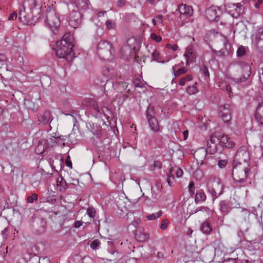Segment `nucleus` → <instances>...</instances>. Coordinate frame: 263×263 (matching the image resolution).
<instances>
[{"instance_id":"nucleus-48","label":"nucleus","mask_w":263,"mask_h":263,"mask_svg":"<svg viewBox=\"0 0 263 263\" xmlns=\"http://www.w3.org/2000/svg\"><path fill=\"white\" fill-rule=\"evenodd\" d=\"M168 223V221L167 219H163L162 221L161 224L160 225V229L162 230H165L167 228Z\"/></svg>"},{"instance_id":"nucleus-11","label":"nucleus","mask_w":263,"mask_h":263,"mask_svg":"<svg viewBox=\"0 0 263 263\" xmlns=\"http://www.w3.org/2000/svg\"><path fill=\"white\" fill-rule=\"evenodd\" d=\"M242 72L240 78H232L231 80L235 83L240 84L246 82L249 78L251 73V67L248 65L240 66Z\"/></svg>"},{"instance_id":"nucleus-10","label":"nucleus","mask_w":263,"mask_h":263,"mask_svg":"<svg viewBox=\"0 0 263 263\" xmlns=\"http://www.w3.org/2000/svg\"><path fill=\"white\" fill-rule=\"evenodd\" d=\"M221 11L216 7H211L208 8L205 12L206 17L210 21H215L216 22L219 21Z\"/></svg>"},{"instance_id":"nucleus-6","label":"nucleus","mask_w":263,"mask_h":263,"mask_svg":"<svg viewBox=\"0 0 263 263\" xmlns=\"http://www.w3.org/2000/svg\"><path fill=\"white\" fill-rule=\"evenodd\" d=\"M250 160V155L247 148L245 146L240 147L237 151L234 158L233 164H247Z\"/></svg>"},{"instance_id":"nucleus-46","label":"nucleus","mask_w":263,"mask_h":263,"mask_svg":"<svg viewBox=\"0 0 263 263\" xmlns=\"http://www.w3.org/2000/svg\"><path fill=\"white\" fill-rule=\"evenodd\" d=\"M87 214L90 218H93L96 215V211L93 208H88L87 210Z\"/></svg>"},{"instance_id":"nucleus-15","label":"nucleus","mask_w":263,"mask_h":263,"mask_svg":"<svg viewBox=\"0 0 263 263\" xmlns=\"http://www.w3.org/2000/svg\"><path fill=\"white\" fill-rule=\"evenodd\" d=\"M221 42L223 44V47L220 49L224 54V57L230 55L232 52V47L229 43L228 39L224 36L221 40Z\"/></svg>"},{"instance_id":"nucleus-60","label":"nucleus","mask_w":263,"mask_h":263,"mask_svg":"<svg viewBox=\"0 0 263 263\" xmlns=\"http://www.w3.org/2000/svg\"><path fill=\"white\" fill-rule=\"evenodd\" d=\"M226 90L229 93V97H231V93H232V88L229 84H227L226 86Z\"/></svg>"},{"instance_id":"nucleus-20","label":"nucleus","mask_w":263,"mask_h":263,"mask_svg":"<svg viewBox=\"0 0 263 263\" xmlns=\"http://www.w3.org/2000/svg\"><path fill=\"white\" fill-rule=\"evenodd\" d=\"M178 10L182 14H191L193 11V9L191 7L183 4H181L179 6Z\"/></svg>"},{"instance_id":"nucleus-35","label":"nucleus","mask_w":263,"mask_h":263,"mask_svg":"<svg viewBox=\"0 0 263 263\" xmlns=\"http://www.w3.org/2000/svg\"><path fill=\"white\" fill-rule=\"evenodd\" d=\"M105 25L109 30L114 29L116 26L115 22L110 20H108L106 21Z\"/></svg>"},{"instance_id":"nucleus-55","label":"nucleus","mask_w":263,"mask_h":263,"mask_svg":"<svg viewBox=\"0 0 263 263\" xmlns=\"http://www.w3.org/2000/svg\"><path fill=\"white\" fill-rule=\"evenodd\" d=\"M42 147H43L42 144H39L36 146V147L35 148L36 152L38 154H42L43 152V151H44V148H43V150L41 149L42 148Z\"/></svg>"},{"instance_id":"nucleus-29","label":"nucleus","mask_w":263,"mask_h":263,"mask_svg":"<svg viewBox=\"0 0 263 263\" xmlns=\"http://www.w3.org/2000/svg\"><path fill=\"white\" fill-rule=\"evenodd\" d=\"M255 39H262L263 38V27H258L256 30V33L253 35Z\"/></svg>"},{"instance_id":"nucleus-56","label":"nucleus","mask_w":263,"mask_h":263,"mask_svg":"<svg viewBox=\"0 0 263 263\" xmlns=\"http://www.w3.org/2000/svg\"><path fill=\"white\" fill-rule=\"evenodd\" d=\"M16 18H17V14L16 13V12H13L10 14V16H9L8 19H9V20H16Z\"/></svg>"},{"instance_id":"nucleus-12","label":"nucleus","mask_w":263,"mask_h":263,"mask_svg":"<svg viewBox=\"0 0 263 263\" xmlns=\"http://www.w3.org/2000/svg\"><path fill=\"white\" fill-rule=\"evenodd\" d=\"M81 23V14L76 10L72 11L69 16V24L74 28H77Z\"/></svg>"},{"instance_id":"nucleus-31","label":"nucleus","mask_w":263,"mask_h":263,"mask_svg":"<svg viewBox=\"0 0 263 263\" xmlns=\"http://www.w3.org/2000/svg\"><path fill=\"white\" fill-rule=\"evenodd\" d=\"M246 54V49L243 46H240L237 50V55L238 57L244 56Z\"/></svg>"},{"instance_id":"nucleus-23","label":"nucleus","mask_w":263,"mask_h":263,"mask_svg":"<svg viewBox=\"0 0 263 263\" xmlns=\"http://www.w3.org/2000/svg\"><path fill=\"white\" fill-rule=\"evenodd\" d=\"M200 72L204 77V79L208 80L209 79L210 73L209 72L208 68L205 65L201 66L200 68Z\"/></svg>"},{"instance_id":"nucleus-39","label":"nucleus","mask_w":263,"mask_h":263,"mask_svg":"<svg viewBox=\"0 0 263 263\" xmlns=\"http://www.w3.org/2000/svg\"><path fill=\"white\" fill-rule=\"evenodd\" d=\"M23 10H20V12H19V16H18V18L20 20V21L22 22V23H26V21L25 20V16L26 15V13L25 12V9L24 8H23Z\"/></svg>"},{"instance_id":"nucleus-51","label":"nucleus","mask_w":263,"mask_h":263,"mask_svg":"<svg viewBox=\"0 0 263 263\" xmlns=\"http://www.w3.org/2000/svg\"><path fill=\"white\" fill-rule=\"evenodd\" d=\"M166 47L173 51H176L178 49V46L176 44L172 45L169 43L166 44Z\"/></svg>"},{"instance_id":"nucleus-26","label":"nucleus","mask_w":263,"mask_h":263,"mask_svg":"<svg viewBox=\"0 0 263 263\" xmlns=\"http://www.w3.org/2000/svg\"><path fill=\"white\" fill-rule=\"evenodd\" d=\"M192 79L193 77L191 74H187L185 77H182L180 79L179 85L180 86H184L186 81H190Z\"/></svg>"},{"instance_id":"nucleus-36","label":"nucleus","mask_w":263,"mask_h":263,"mask_svg":"<svg viewBox=\"0 0 263 263\" xmlns=\"http://www.w3.org/2000/svg\"><path fill=\"white\" fill-rule=\"evenodd\" d=\"M254 118L255 121L258 123L260 125L261 124H262L263 122V117L261 116V114H259L258 112H255Z\"/></svg>"},{"instance_id":"nucleus-59","label":"nucleus","mask_w":263,"mask_h":263,"mask_svg":"<svg viewBox=\"0 0 263 263\" xmlns=\"http://www.w3.org/2000/svg\"><path fill=\"white\" fill-rule=\"evenodd\" d=\"M155 168L160 169L162 167V163L159 161H155L154 163Z\"/></svg>"},{"instance_id":"nucleus-9","label":"nucleus","mask_w":263,"mask_h":263,"mask_svg":"<svg viewBox=\"0 0 263 263\" xmlns=\"http://www.w3.org/2000/svg\"><path fill=\"white\" fill-rule=\"evenodd\" d=\"M146 118L149 126L154 132L159 130V125L157 119L154 117V111L153 108H148L146 110Z\"/></svg>"},{"instance_id":"nucleus-57","label":"nucleus","mask_w":263,"mask_h":263,"mask_svg":"<svg viewBox=\"0 0 263 263\" xmlns=\"http://www.w3.org/2000/svg\"><path fill=\"white\" fill-rule=\"evenodd\" d=\"M125 0H118L117 1V6L119 7H122L125 5Z\"/></svg>"},{"instance_id":"nucleus-16","label":"nucleus","mask_w":263,"mask_h":263,"mask_svg":"<svg viewBox=\"0 0 263 263\" xmlns=\"http://www.w3.org/2000/svg\"><path fill=\"white\" fill-rule=\"evenodd\" d=\"M206 198V195L203 190L200 189L197 191L195 197V202L196 203L204 201Z\"/></svg>"},{"instance_id":"nucleus-42","label":"nucleus","mask_w":263,"mask_h":263,"mask_svg":"<svg viewBox=\"0 0 263 263\" xmlns=\"http://www.w3.org/2000/svg\"><path fill=\"white\" fill-rule=\"evenodd\" d=\"M194 182L193 181H190L189 184V191L191 197L194 194Z\"/></svg>"},{"instance_id":"nucleus-33","label":"nucleus","mask_w":263,"mask_h":263,"mask_svg":"<svg viewBox=\"0 0 263 263\" xmlns=\"http://www.w3.org/2000/svg\"><path fill=\"white\" fill-rule=\"evenodd\" d=\"M160 53L158 51L155 50L152 54V59L153 61H156L158 62L164 63L163 61H160L159 60Z\"/></svg>"},{"instance_id":"nucleus-5","label":"nucleus","mask_w":263,"mask_h":263,"mask_svg":"<svg viewBox=\"0 0 263 263\" xmlns=\"http://www.w3.org/2000/svg\"><path fill=\"white\" fill-rule=\"evenodd\" d=\"M45 23L50 30L54 34H57L61 24L59 15L53 12L48 13Z\"/></svg>"},{"instance_id":"nucleus-61","label":"nucleus","mask_w":263,"mask_h":263,"mask_svg":"<svg viewBox=\"0 0 263 263\" xmlns=\"http://www.w3.org/2000/svg\"><path fill=\"white\" fill-rule=\"evenodd\" d=\"M68 159H67L65 161V163H66V165L70 167V168H72V162L69 159L70 158L69 156H68Z\"/></svg>"},{"instance_id":"nucleus-41","label":"nucleus","mask_w":263,"mask_h":263,"mask_svg":"<svg viewBox=\"0 0 263 263\" xmlns=\"http://www.w3.org/2000/svg\"><path fill=\"white\" fill-rule=\"evenodd\" d=\"M37 200V195L35 193L32 194L31 196H28L27 198V202L33 203L34 201Z\"/></svg>"},{"instance_id":"nucleus-21","label":"nucleus","mask_w":263,"mask_h":263,"mask_svg":"<svg viewBox=\"0 0 263 263\" xmlns=\"http://www.w3.org/2000/svg\"><path fill=\"white\" fill-rule=\"evenodd\" d=\"M201 230L204 234H209L212 230L210 223L206 220L202 224L200 228Z\"/></svg>"},{"instance_id":"nucleus-50","label":"nucleus","mask_w":263,"mask_h":263,"mask_svg":"<svg viewBox=\"0 0 263 263\" xmlns=\"http://www.w3.org/2000/svg\"><path fill=\"white\" fill-rule=\"evenodd\" d=\"M212 51L213 53H214L215 54L217 55L218 57H224V53L222 51H220V50H216L215 49H212Z\"/></svg>"},{"instance_id":"nucleus-58","label":"nucleus","mask_w":263,"mask_h":263,"mask_svg":"<svg viewBox=\"0 0 263 263\" xmlns=\"http://www.w3.org/2000/svg\"><path fill=\"white\" fill-rule=\"evenodd\" d=\"M223 263H236V260L232 258H228L227 259H225L223 260Z\"/></svg>"},{"instance_id":"nucleus-28","label":"nucleus","mask_w":263,"mask_h":263,"mask_svg":"<svg viewBox=\"0 0 263 263\" xmlns=\"http://www.w3.org/2000/svg\"><path fill=\"white\" fill-rule=\"evenodd\" d=\"M133 83L135 87L143 88L144 84L140 78H135L133 81Z\"/></svg>"},{"instance_id":"nucleus-38","label":"nucleus","mask_w":263,"mask_h":263,"mask_svg":"<svg viewBox=\"0 0 263 263\" xmlns=\"http://www.w3.org/2000/svg\"><path fill=\"white\" fill-rule=\"evenodd\" d=\"M232 105L230 104H226L220 106V111L221 112L225 111H230Z\"/></svg>"},{"instance_id":"nucleus-3","label":"nucleus","mask_w":263,"mask_h":263,"mask_svg":"<svg viewBox=\"0 0 263 263\" xmlns=\"http://www.w3.org/2000/svg\"><path fill=\"white\" fill-rule=\"evenodd\" d=\"M250 170V166L248 164H233L232 176L234 182L245 184L246 182Z\"/></svg>"},{"instance_id":"nucleus-4","label":"nucleus","mask_w":263,"mask_h":263,"mask_svg":"<svg viewBox=\"0 0 263 263\" xmlns=\"http://www.w3.org/2000/svg\"><path fill=\"white\" fill-rule=\"evenodd\" d=\"M206 186L213 201L223 192V185L218 178L210 177L206 183Z\"/></svg>"},{"instance_id":"nucleus-8","label":"nucleus","mask_w":263,"mask_h":263,"mask_svg":"<svg viewBox=\"0 0 263 263\" xmlns=\"http://www.w3.org/2000/svg\"><path fill=\"white\" fill-rule=\"evenodd\" d=\"M97 53L101 59H105L108 55H111V45L105 41L100 42L97 45Z\"/></svg>"},{"instance_id":"nucleus-2","label":"nucleus","mask_w":263,"mask_h":263,"mask_svg":"<svg viewBox=\"0 0 263 263\" xmlns=\"http://www.w3.org/2000/svg\"><path fill=\"white\" fill-rule=\"evenodd\" d=\"M74 37L70 32L65 33L62 38L56 42L55 53L59 58H63L67 62L71 61L74 53L72 48L74 46Z\"/></svg>"},{"instance_id":"nucleus-37","label":"nucleus","mask_w":263,"mask_h":263,"mask_svg":"<svg viewBox=\"0 0 263 263\" xmlns=\"http://www.w3.org/2000/svg\"><path fill=\"white\" fill-rule=\"evenodd\" d=\"M100 245V241L99 239H95L91 242L90 247L92 249L96 250L98 249V247Z\"/></svg>"},{"instance_id":"nucleus-52","label":"nucleus","mask_w":263,"mask_h":263,"mask_svg":"<svg viewBox=\"0 0 263 263\" xmlns=\"http://www.w3.org/2000/svg\"><path fill=\"white\" fill-rule=\"evenodd\" d=\"M64 184H65V186H67L68 184L66 183V182L65 181L63 178L61 177V181H59L58 179L57 181V185L58 186H64Z\"/></svg>"},{"instance_id":"nucleus-63","label":"nucleus","mask_w":263,"mask_h":263,"mask_svg":"<svg viewBox=\"0 0 263 263\" xmlns=\"http://www.w3.org/2000/svg\"><path fill=\"white\" fill-rule=\"evenodd\" d=\"M25 20L26 21V23H23L24 24H26V25L31 24V20H30V17L26 15L25 16Z\"/></svg>"},{"instance_id":"nucleus-30","label":"nucleus","mask_w":263,"mask_h":263,"mask_svg":"<svg viewBox=\"0 0 263 263\" xmlns=\"http://www.w3.org/2000/svg\"><path fill=\"white\" fill-rule=\"evenodd\" d=\"M221 118L224 122H229L231 119V115L230 111L222 112Z\"/></svg>"},{"instance_id":"nucleus-34","label":"nucleus","mask_w":263,"mask_h":263,"mask_svg":"<svg viewBox=\"0 0 263 263\" xmlns=\"http://www.w3.org/2000/svg\"><path fill=\"white\" fill-rule=\"evenodd\" d=\"M7 59L4 54L0 53V68L5 66L7 64Z\"/></svg>"},{"instance_id":"nucleus-45","label":"nucleus","mask_w":263,"mask_h":263,"mask_svg":"<svg viewBox=\"0 0 263 263\" xmlns=\"http://www.w3.org/2000/svg\"><path fill=\"white\" fill-rule=\"evenodd\" d=\"M228 164V160L226 159L219 160L218 161V166L219 168H222L226 166Z\"/></svg>"},{"instance_id":"nucleus-1","label":"nucleus","mask_w":263,"mask_h":263,"mask_svg":"<svg viewBox=\"0 0 263 263\" xmlns=\"http://www.w3.org/2000/svg\"><path fill=\"white\" fill-rule=\"evenodd\" d=\"M235 145V143L227 135L214 133L210 137V142H208L206 152L210 154L221 153L225 148H230Z\"/></svg>"},{"instance_id":"nucleus-43","label":"nucleus","mask_w":263,"mask_h":263,"mask_svg":"<svg viewBox=\"0 0 263 263\" xmlns=\"http://www.w3.org/2000/svg\"><path fill=\"white\" fill-rule=\"evenodd\" d=\"M174 168V173H175V175L177 178L181 177L183 174V170L181 168L178 167H173Z\"/></svg>"},{"instance_id":"nucleus-47","label":"nucleus","mask_w":263,"mask_h":263,"mask_svg":"<svg viewBox=\"0 0 263 263\" xmlns=\"http://www.w3.org/2000/svg\"><path fill=\"white\" fill-rule=\"evenodd\" d=\"M127 86H128V84L126 82H122L119 83V84H118V87H119L118 89L121 91L125 90L127 89Z\"/></svg>"},{"instance_id":"nucleus-53","label":"nucleus","mask_w":263,"mask_h":263,"mask_svg":"<svg viewBox=\"0 0 263 263\" xmlns=\"http://www.w3.org/2000/svg\"><path fill=\"white\" fill-rule=\"evenodd\" d=\"M38 263H50V261L47 257H44L39 258Z\"/></svg>"},{"instance_id":"nucleus-17","label":"nucleus","mask_w":263,"mask_h":263,"mask_svg":"<svg viewBox=\"0 0 263 263\" xmlns=\"http://www.w3.org/2000/svg\"><path fill=\"white\" fill-rule=\"evenodd\" d=\"M219 209L223 214H227L230 211L231 208L229 203L226 200L220 201L219 202Z\"/></svg>"},{"instance_id":"nucleus-62","label":"nucleus","mask_w":263,"mask_h":263,"mask_svg":"<svg viewBox=\"0 0 263 263\" xmlns=\"http://www.w3.org/2000/svg\"><path fill=\"white\" fill-rule=\"evenodd\" d=\"M83 222L81 221H77L74 222V227L75 228H80L82 225Z\"/></svg>"},{"instance_id":"nucleus-32","label":"nucleus","mask_w":263,"mask_h":263,"mask_svg":"<svg viewBox=\"0 0 263 263\" xmlns=\"http://www.w3.org/2000/svg\"><path fill=\"white\" fill-rule=\"evenodd\" d=\"M174 168L173 167H171L169 170V173L167 174V181L168 184L171 186L172 185V181H171V178L172 179H174Z\"/></svg>"},{"instance_id":"nucleus-7","label":"nucleus","mask_w":263,"mask_h":263,"mask_svg":"<svg viewBox=\"0 0 263 263\" xmlns=\"http://www.w3.org/2000/svg\"><path fill=\"white\" fill-rule=\"evenodd\" d=\"M46 221L41 217L35 216L32 218L31 227L36 234H41L46 230Z\"/></svg>"},{"instance_id":"nucleus-19","label":"nucleus","mask_w":263,"mask_h":263,"mask_svg":"<svg viewBox=\"0 0 263 263\" xmlns=\"http://www.w3.org/2000/svg\"><path fill=\"white\" fill-rule=\"evenodd\" d=\"M184 56L186 60V65H189L191 63L193 62L194 59H195V54L191 51V49H187L184 53Z\"/></svg>"},{"instance_id":"nucleus-13","label":"nucleus","mask_w":263,"mask_h":263,"mask_svg":"<svg viewBox=\"0 0 263 263\" xmlns=\"http://www.w3.org/2000/svg\"><path fill=\"white\" fill-rule=\"evenodd\" d=\"M51 113L48 110H45L43 113L39 114L37 116L39 124L43 125L49 124L51 121Z\"/></svg>"},{"instance_id":"nucleus-49","label":"nucleus","mask_w":263,"mask_h":263,"mask_svg":"<svg viewBox=\"0 0 263 263\" xmlns=\"http://www.w3.org/2000/svg\"><path fill=\"white\" fill-rule=\"evenodd\" d=\"M255 112L263 113V103H259L256 108Z\"/></svg>"},{"instance_id":"nucleus-25","label":"nucleus","mask_w":263,"mask_h":263,"mask_svg":"<svg viewBox=\"0 0 263 263\" xmlns=\"http://www.w3.org/2000/svg\"><path fill=\"white\" fill-rule=\"evenodd\" d=\"M162 215V211L161 210H160L157 213H153L152 214L147 215L146 216V218L148 220H153L159 218Z\"/></svg>"},{"instance_id":"nucleus-40","label":"nucleus","mask_w":263,"mask_h":263,"mask_svg":"<svg viewBox=\"0 0 263 263\" xmlns=\"http://www.w3.org/2000/svg\"><path fill=\"white\" fill-rule=\"evenodd\" d=\"M108 81V79L105 76L102 77L101 78H99L97 80V84L101 86H104L106 85V82Z\"/></svg>"},{"instance_id":"nucleus-24","label":"nucleus","mask_w":263,"mask_h":263,"mask_svg":"<svg viewBox=\"0 0 263 263\" xmlns=\"http://www.w3.org/2000/svg\"><path fill=\"white\" fill-rule=\"evenodd\" d=\"M198 91L197 87V83H195L192 86H188L186 88V92L190 95H194Z\"/></svg>"},{"instance_id":"nucleus-54","label":"nucleus","mask_w":263,"mask_h":263,"mask_svg":"<svg viewBox=\"0 0 263 263\" xmlns=\"http://www.w3.org/2000/svg\"><path fill=\"white\" fill-rule=\"evenodd\" d=\"M25 105L29 109H34V107L31 105V101L29 100H25Z\"/></svg>"},{"instance_id":"nucleus-14","label":"nucleus","mask_w":263,"mask_h":263,"mask_svg":"<svg viewBox=\"0 0 263 263\" xmlns=\"http://www.w3.org/2000/svg\"><path fill=\"white\" fill-rule=\"evenodd\" d=\"M243 9L242 5L240 3L233 4L232 9L229 10V13L234 18H238L240 15L242 13Z\"/></svg>"},{"instance_id":"nucleus-18","label":"nucleus","mask_w":263,"mask_h":263,"mask_svg":"<svg viewBox=\"0 0 263 263\" xmlns=\"http://www.w3.org/2000/svg\"><path fill=\"white\" fill-rule=\"evenodd\" d=\"M88 103L90 107L92 109H93L97 112V116H98L99 114H102L104 113L103 108L100 109L98 107L97 102L93 100H90L88 101Z\"/></svg>"},{"instance_id":"nucleus-64","label":"nucleus","mask_w":263,"mask_h":263,"mask_svg":"<svg viewBox=\"0 0 263 263\" xmlns=\"http://www.w3.org/2000/svg\"><path fill=\"white\" fill-rule=\"evenodd\" d=\"M195 174L198 175L200 178L203 177L202 171L201 170L198 169L195 171Z\"/></svg>"},{"instance_id":"nucleus-22","label":"nucleus","mask_w":263,"mask_h":263,"mask_svg":"<svg viewBox=\"0 0 263 263\" xmlns=\"http://www.w3.org/2000/svg\"><path fill=\"white\" fill-rule=\"evenodd\" d=\"M254 42L256 48L260 53L263 52V38L255 39L254 38Z\"/></svg>"},{"instance_id":"nucleus-44","label":"nucleus","mask_w":263,"mask_h":263,"mask_svg":"<svg viewBox=\"0 0 263 263\" xmlns=\"http://www.w3.org/2000/svg\"><path fill=\"white\" fill-rule=\"evenodd\" d=\"M151 37L157 43H159L162 40V37L160 35H158L155 33H152L151 34Z\"/></svg>"},{"instance_id":"nucleus-27","label":"nucleus","mask_w":263,"mask_h":263,"mask_svg":"<svg viewBox=\"0 0 263 263\" xmlns=\"http://www.w3.org/2000/svg\"><path fill=\"white\" fill-rule=\"evenodd\" d=\"M173 70L174 71L175 76L177 77L186 72L187 68L185 67H182L178 69L177 71H175L174 67H173Z\"/></svg>"}]
</instances>
